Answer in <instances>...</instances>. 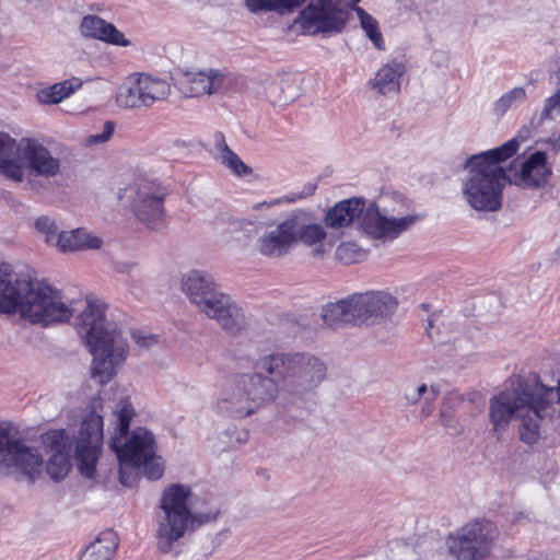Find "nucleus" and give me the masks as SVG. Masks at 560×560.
I'll return each instance as SVG.
<instances>
[{"mask_svg":"<svg viewBox=\"0 0 560 560\" xmlns=\"http://www.w3.org/2000/svg\"><path fill=\"white\" fill-rule=\"evenodd\" d=\"M489 422L494 435L508 431L513 420L518 421V438L526 445H535L542 438V427L560 418V378L556 386L518 381L489 399Z\"/></svg>","mask_w":560,"mask_h":560,"instance_id":"nucleus-1","label":"nucleus"},{"mask_svg":"<svg viewBox=\"0 0 560 560\" xmlns=\"http://www.w3.org/2000/svg\"><path fill=\"white\" fill-rule=\"evenodd\" d=\"M107 305L100 299H88L79 315L77 329L93 354L92 378L104 385L117 373L129 351L126 334L106 317Z\"/></svg>","mask_w":560,"mask_h":560,"instance_id":"nucleus-2","label":"nucleus"},{"mask_svg":"<svg viewBox=\"0 0 560 560\" xmlns=\"http://www.w3.org/2000/svg\"><path fill=\"white\" fill-rule=\"evenodd\" d=\"M103 417L96 410L90 411L81 421L75 439L65 429L49 430L42 435V443L50 456L46 471L51 479H65L71 469V450L73 444L78 468L82 476L93 478L96 472L103 442Z\"/></svg>","mask_w":560,"mask_h":560,"instance_id":"nucleus-3","label":"nucleus"},{"mask_svg":"<svg viewBox=\"0 0 560 560\" xmlns=\"http://www.w3.org/2000/svg\"><path fill=\"white\" fill-rule=\"evenodd\" d=\"M218 515V509L199 504L198 497L188 485L167 486L161 493L155 512L154 536L159 550L170 552L175 542Z\"/></svg>","mask_w":560,"mask_h":560,"instance_id":"nucleus-4","label":"nucleus"},{"mask_svg":"<svg viewBox=\"0 0 560 560\" xmlns=\"http://www.w3.org/2000/svg\"><path fill=\"white\" fill-rule=\"evenodd\" d=\"M520 142L511 139L502 145L471 155L466 160L467 172L462 182V194L467 205L479 212H495L503 202L506 172L501 162L516 154Z\"/></svg>","mask_w":560,"mask_h":560,"instance_id":"nucleus-5","label":"nucleus"},{"mask_svg":"<svg viewBox=\"0 0 560 560\" xmlns=\"http://www.w3.org/2000/svg\"><path fill=\"white\" fill-rule=\"evenodd\" d=\"M60 171V159L37 139L16 140L0 133V174L10 180L25 183L30 189L44 192Z\"/></svg>","mask_w":560,"mask_h":560,"instance_id":"nucleus-6","label":"nucleus"},{"mask_svg":"<svg viewBox=\"0 0 560 560\" xmlns=\"http://www.w3.org/2000/svg\"><path fill=\"white\" fill-rule=\"evenodd\" d=\"M277 394L272 380L257 372L243 373L222 386L211 408L222 418L243 420L272 402Z\"/></svg>","mask_w":560,"mask_h":560,"instance_id":"nucleus-7","label":"nucleus"},{"mask_svg":"<svg viewBox=\"0 0 560 560\" xmlns=\"http://www.w3.org/2000/svg\"><path fill=\"white\" fill-rule=\"evenodd\" d=\"M254 366L267 373L276 385L282 383L284 390L298 398L314 392L327 372L326 364L319 358L306 352L264 355L256 360Z\"/></svg>","mask_w":560,"mask_h":560,"instance_id":"nucleus-8","label":"nucleus"},{"mask_svg":"<svg viewBox=\"0 0 560 560\" xmlns=\"http://www.w3.org/2000/svg\"><path fill=\"white\" fill-rule=\"evenodd\" d=\"M115 418V432L110 447L117 454L124 466L145 467L149 479H160L164 471V465L160 458H155V441L153 434L143 428L136 429L131 436L126 439L135 410L128 398L120 399L113 412Z\"/></svg>","mask_w":560,"mask_h":560,"instance_id":"nucleus-9","label":"nucleus"},{"mask_svg":"<svg viewBox=\"0 0 560 560\" xmlns=\"http://www.w3.org/2000/svg\"><path fill=\"white\" fill-rule=\"evenodd\" d=\"M326 236L325 228L313 211L295 209L259 235L256 249L264 257L278 259L290 254L298 243L314 246L322 244Z\"/></svg>","mask_w":560,"mask_h":560,"instance_id":"nucleus-10","label":"nucleus"},{"mask_svg":"<svg viewBox=\"0 0 560 560\" xmlns=\"http://www.w3.org/2000/svg\"><path fill=\"white\" fill-rule=\"evenodd\" d=\"M182 289L200 312L215 319L222 328L237 331L245 326L243 310L230 295L218 290L210 276L191 270L184 275Z\"/></svg>","mask_w":560,"mask_h":560,"instance_id":"nucleus-11","label":"nucleus"},{"mask_svg":"<svg viewBox=\"0 0 560 560\" xmlns=\"http://www.w3.org/2000/svg\"><path fill=\"white\" fill-rule=\"evenodd\" d=\"M406 199L399 194L385 195L378 202H372L363 209L360 218V225L363 232L373 240L390 242L396 240L401 233L410 230L422 217L419 214H407L395 217L402 213L401 208Z\"/></svg>","mask_w":560,"mask_h":560,"instance_id":"nucleus-12","label":"nucleus"},{"mask_svg":"<svg viewBox=\"0 0 560 560\" xmlns=\"http://www.w3.org/2000/svg\"><path fill=\"white\" fill-rule=\"evenodd\" d=\"M18 313L28 323L46 327L68 322L73 308L58 289L32 279Z\"/></svg>","mask_w":560,"mask_h":560,"instance_id":"nucleus-13","label":"nucleus"},{"mask_svg":"<svg viewBox=\"0 0 560 560\" xmlns=\"http://www.w3.org/2000/svg\"><path fill=\"white\" fill-rule=\"evenodd\" d=\"M349 20L347 0H310L299 12L295 24L306 35L340 34Z\"/></svg>","mask_w":560,"mask_h":560,"instance_id":"nucleus-14","label":"nucleus"},{"mask_svg":"<svg viewBox=\"0 0 560 560\" xmlns=\"http://www.w3.org/2000/svg\"><path fill=\"white\" fill-rule=\"evenodd\" d=\"M43 463L35 447L0 428V474L20 475L33 482L40 475Z\"/></svg>","mask_w":560,"mask_h":560,"instance_id":"nucleus-15","label":"nucleus"},{"mask_svg":"<svg viewBox=\"0 0 560 560\" xmlns=\"http://www.w3.org/2000/svg\"><path fill=\"white\" fill-rule=\"evenodd\" d=\"M497 529L489 521H474L455 534L450 535L446 544L448 551L458 560H480L491 550Z\"/></svg>","mask_w":560,"mask_h":560,"instance_id":"nucleus-16","label":"nucleus"},{"mask_svg":"<svg viewBox=\"0 0 560 560\" xmlns=\"http://www.w3.org/2000/svg\"><path fill=\"white\" fill-rule=\"evenodd\" d=\"M166 196L167 190L160 183L144 179L136 184L130 208L137 220L147 229L158 231L165 226Z\"/></svg>","mask_w":560,"mask_h":560,"instance_id":"nucleus-17","label":"nucleus"},{"mask_svg":"<svg viewBox=\"0 0 560 560\" xmlns=\"http://www.w3.org/2000/svg\"><path fill=\"white\" fill-rule=\"evenodd\" d=\"M505 172L508 183L525 189H539L549 182L552 167L546 152L537 150L514 159Z\"/></svg>","mask_w":560,"mask_h":560,"instance_id":"nucleus-18","label":"nucleus"},{"mask_svg":"<svg viewBox=\"0 0 560 560\" xmlns=\"http://www.w3.org/2000/svg\"><path fill=\"white\" fill-rule=\"evenodd\" d=\"M226 80V73L219 69H190L177 79L179 91L186 97H199L219 93Z\"/></svg>","mask_w":560,"mask_h":560,"instance_id":"nucleus-19","label":"nucleus"},{"mask_svg":"<svg viewBox=\"0 0 560 560\" xmlns=\"http://www.w3.org/2000/svg\"><path fill=\"white\" fill-rule=\"evenodd\" d=\"M31 281L28 276L15 272L9 265L0 266V314L19 312Z\"/></svg>","mask_w":560,"mask_h":560,"instance_id":"nucleus-20","label":"nucleus"},{"mask_svg":"<svg viewBox=\"0 0 560 560\" xmlns=\"http://www.w3.org/2000/svg\"><path fill=\"white\" fill-rule=\"evenodd\" d=\"M350 301L355 324L364 323L370 318L387 316L397 307L396 299L382 291L353 294L350 296Z\"/></svg>","mask_w":560,"mask_h":560,"instance_id":"nucleus-21","label":"nucleus"},{"mask_svg":"<svg viewBox=\"0 0 560 560\" xmlns=\"http://www.w3.org/2000/svg\"><path fill=\"white\" fill-rule=\"evenodd\" d=\"M79 31L85 38L97 39L114 46L128 47L131 45V42L114 24L94 14L82 18Z\"/></svg>","mask_w":560,"mask_h":560,"instance_id":"nucleus-22","label":"nucleus"},{"mask_svg":"<svg viewBox=\"0 0 560 560\" xmlns=\"http://www.w3.org/2000/svg\"><path fill=\"white\" fill-rule=\"evenodd\" d=\"M406 72L402 61L393 59L384 63L370 79V88L378 94H397L400 91V81Z\"/></svg>","mask_w":560,"mask_h":560,"instance_id":"nucleus-23","label":"nucleus"},{"mask_svg":"<svg viewBox=\"0 0 560 560\" xmlns=\"http://www.w3.org/2000/svg\"><path fill=\"white\" fill-rule=\"evenodd\" d=\"M103 246V240L97 234L85 228H77L69 231H61L57 250L62 254H70L84 250H96Z\"/></svg>","mask_w":560,"mask_h":560,"instance_id":"nucleus-24","label":"nucleus"},{"mask_svg":"<svg viewBox=\"0 0 560 560\" xmlns=\"http://www.w3.org/2000/svg\"><path fill=\"white\" fill-rule=\"evenodd\" d=\"M364 201L361 198H349L337 202L324 217L325 224L331 229H341L361 217Z\"/></svg>","mask_w":560,"mask_h":560,"instance_id":"nucleus-25","label":"nucleus"},{"mask_svg":"<svg viewBox=\"0 0 560 560\" xmlns=\"http://www.w3.org/2000/svg\"><path fill=\"white\" fill-rule=\"evenodd\" d=\"M139 90L143 107H149L155 102L164 101L171 94V84L161 78L145 73H139Z\"/></svg>","mask_w":560,"mask_h":560,"instance_id":"nucleus-26","label":"nucleus"},{"mask_svg":"<svg viewBox=\"0 0 560 560\" xmlns=\"http://www.w3.org/2000/svg\"><path fill=\"white\" fill-rule=\"evenodd\" d=\"M118 548L114 530L102 532L82 552L80 560H110Z\"/></svg>","mask_w":560,"mask_h":560,"instance_id":"nucleus-27","label":"nucleus"},{"mask_svg":"<svg viewBox=\"0 0 560 560\" xmlns=\"http://www.w3.org/2000/svg\"><path fill=\"white\" fill-rule=\"evenodd\" d=\"M82 85L83 81L80 78L72 77L39 90L36 94V98L38 103L44 105L58 104L70 97L74 92L80 90Z\"/></svg>","mask_w":560,"mask_h":560,"instance_id":"nucleus-28","label":"nucleus"},{"mask_svg":"<svg viewBox=\"0 0 560 560\" xmlns=\"http://www.w3.org/2000/svg\"><path fill=\"white\" fill-rule=\"evenodd\" d=\"M214 147L220 162L235 176L245 177L253 173V168L245 164L242 159L229 148L223 133L217 132L214 135Z\"/></svg>","mask_w":560,"mask_h":560,"instance_id":"nucleus-29","label":"nucleus"},{"mask_svg":"<svg viewBox=\"0 0 560 560\" xmlns=\"http://www.w3.org/2000/svg\"><path fill=\"white\" fill-rule=\"evenodd\" d=\"M306 0H244L250 13L276 12L280 15L291 14L300 9Z\"/></svg>","mask_w":560,"mask_h":560,"instance_id":"nucleus-30","label":"nucleus"},{"mask_svg":"<svg viewBox=\"0 0 560 560\" xmlns=\"http://www.w3.org/2000/svg\"><path fill=\"white\" fill-rule=\"evenodd\" d=\"M350 296L335 303H328L322 310V318L329 327H338L345 324H355L352 316Z\"/></svg>","mask_w":560,"mask_h":560,"instance_id":"nucleus-31","label":"nucleus"},{"mask_svg":"<svg viewBox=\"0 0 560 560\" xmlns=\"http://www.w3.org/2000/svg\"><path fill=\"white\" fill-rule=\"evenodd\" d=\"M527 98L528 95L525 88L514 86L493 102L492 114L498 118H502L510 109L524 104Z\"/></svg>","mask_w":560,"mask_h":560,"instance_id":"nucleus-32","label":"nucleus"},{"mask_svg":"<svg viewBox=\"0 0 560 560\" xmlns=\"http://www.w3.org/2000/svg\"><path fill=\"white\" fill-rule=\"evenodd\" d=\"M353 10L359 18L362 31L373 46L380 51L386 50L385 39L381 32L378 21L361 7H355Z\"/></svg>","mask_w":560,"mask_h":560,"instance_id":"nucleus-33","label":"nucleus"},{"mask_svg":"<svg viewBox=\"0 0 560 560\" xmlns=\"http://www.w3.org/2000/svg\"><path fill=\"white\" fill-rule=\"evenodd\" d=\"M139 90V74H133L119 88L116 95V103L122 108L143 107Z\"/></svg>","mask_w":560,"mask_h":560,"instance_id":"nucleus-34","label":"nucleus"},{"mask_svg":"<svg viewBox=\"0 0 560 560\" xmlns=\"http://www.w3.org/2000/svg\"><path fill=\"white\" fill-rule=\"evenodd\" d=\"M317 189V184L313 182L306 183L300 191H292L289 194L283 195L280 198L271 199L269 201H262L257 202L253 205V210H261V209H269L271 207L281 205V203H294L300 200L306 199L307 197L314 195L315 190Z\"/></svg>","mask_w":560,"mask_h":560,"instance_id":"nucleus-35","label":"nucleus"},{"mask_svg":"<svg viewBox=\"0 0 560 560\" xmlns=\"http://www.w3.org/2000/svg\"><path fill=\"white\" fill-rule=\"evenodd\" d=\"M34 228L48 246L57 249L61 231H59V226L52 218L48 215L38 217L35 220Z\"/></svg>","mask_w":560,"mask_h":560,"instance_id":"nucleus-36","label":"nucleus"},{"mask_svg":"<svg viewBox=\"0 0 560 560\" xmlns=\"http://www.w3.org/2000/svg\"><path fill=\"white\" fill-rule=\"evenodd\" d=\"M413 388L418 393L419 398L422 400L420 416L422 418H428L433 412L434 404L440 394V389L435 385L429 387L427 384H413Z\"/></svg>","mask_w":560,"mask_h":560,"instance_id":"nucleus-37","label":"nucleus"},{"mask_svg":"<svg viewBox=\"0 0 560 560\" xmlns=\"http://www.w3.org/2000/svg\"><path fill=\"white\" fill-rule=\"evenodd\" d=\"M336 255L345 264H353L362 254L353 243H342L337 247Z\"/></svg>","mask_w":560,"mask_h":560,"instance_id":"nucleus-38","label":"nucleus"},{"mask_svg":"<svg viewBox=\"0 0 560 560\" xmlns=\"http://www.w3.org/2000/svg\"><path fill=\"white\" fill-rule=\"evenodd\" d=\"M115 126L116 125L114 121H109V120L106 121L103 126V131L100 133H94V135L89 136L85 139V143L88 145H94V144L107 142L114 133Z\"/></svg>","mask_w":560,"mask_h":560,"instance_id":"nucleus-39","label":"nucleus"},{"mask_svg":"<svg viewBox=\"0 0 560 560\" xmlns=\"http://www.w3.org/2000/svg\"><path fill=\"white\" fill-rule=\"evenodd\" d=\"M130 337L137 346L148 349L156 343V338L153 335H148L140 330L130 331Z\"/></svg>","mask_w":560,"mask_h":560,"instance_id":"nucleus-40","label":"nucleus"},{"mask_svg":"<svg viewBox=\"0 0 560 560\" xmlns=\"http://www.w3.org/2000/svg\"><path fill=\"white\" fill-rule=\"evenodd\" d=\"M404 399L406 400V404L409 405V406L417 405L418 402L421 401V399L419 398L418 393L413 388V384H409V385L405 386V388H404Z\"/></svg>","mask_w":560,"mask_h":560,"instance_id":"nucleus-41","label":"nucleus"},{"mask_svg":"<svg viewBox=\"0 0 560 560\" xmlns=\"http://www.w3.org/2000/svg\"><path fill=\"white\" fill-rule=\"evenodd\" d=\"M282 88L278 84H271L269 88H268V97L270 98V101L273 103V104H280V105H284L287 103H289L291 100H293L292 96H285V97H273V94L276 92H278L279 90H281Z\"/></svg>","mask_w":560,"mask_h":560,"instance_id":"nucleus-42","label":"nucleus"},{"mask_svg":"<svg viewBox=\"0 0 560 560\" xmlns=\"http://www.w3.org/2000/svg\"><path fill=\"white\" fill-rule=\"evenodd\" d=\"M248 440V433L244 430H234V438L229 440V445L231 447L243 445Z\"/></svg>","mask_w":560,"mask_h":560,"instance_id":"nucleus-43","label":"nucleus"},{"mask_svg":"<svg viewBox=\"0 0 560 560\" xmlns=\"http://www.w3.org/2000/svg\"><path fill=\"white\" fill-rule=\"evenodd\" d=\"M441 423L446 428H456V421L454 419V416L447 410L446 406L444 405L441 415H440Z\"/></svg>","mask_w":560,"mask_h":560,"instance_id":"nucleus-44","label":"nucleus"},{"mask_svg":"<svg viewBox=\"0 0 560 560\" xmlns=\"http://www.w3.org/2000/svg\"><path fill=\"white\" fill-rule=\"evenodd\" d=\"M523 521H529L528 514H525L524 512H516L513 515L512 523H522Z\"/></svg>","mask_w":560,"mask_h":560,"instance_id":"nucleus-45","label":"nucleus"},{"mask_svg":"<svg viewBox=\"0 0 560 560\" xmlns=\"http://www.w3.org/2000/svg\"><path fill=\"white\" fill-rule=\"evenodd\" d=\"M556 148L560 152V129H559V135H558V137L556 139Z\"/></svg>","mask_w":560,"mask_h":560,"instance_id":"nucleus-46","label":"nucleus"},{"mask_svg":"<svg viewBox=\"0 0 560 560\" xmlns=\"http://www.w3.org/2000/svg\"><path fill=\"white\" fill-rule=\"evenodd\" d=\"M421 307L424 310V311H428L429 310V304H422Z\"/></svg>","mask_w":560,"mask_h":560,"instance_id":"nucleus-47","label":"nucleus"},{"mask_svg":"<svg viewBox=\"0 0 560 560\" xmlns=\"http://www.w3.org/2000/svg\"><path fill=\"white\" fill-rule=\"evenodd\" d=\"M120 482H121V483H125V480H124V476H122V475H121V477H120Z\"/></svg>","mask_w":560,"mask_h":560,"instance_id":"nucleus-48","label":"nucleus"}]
</instances>
